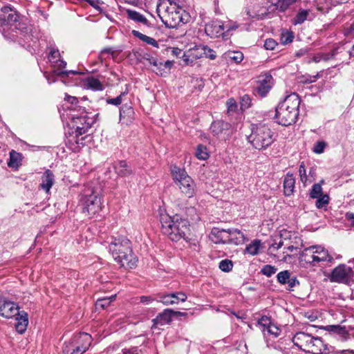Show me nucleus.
Wrapping results in <instances>:
<instances>
[{
  "instance_id": "obj_1",
  "label": "nucleus",
  "mask_w": 354,
  "mask_h": 354,
  "mask_svg": "<svg viewBox=\"0 0 354 354\" xmlns=\"http://www.w3.org/2000/svg\"><path fill=\"white\" fill-rule=\"evenodd\" d=\"M161 231L171 241L177 242L181 239H186L189 231V222L180 214L173 216L167 213L160 214Z\"/></svg>"
},
{
  "instance_id": "obj_2",
  "label": "nucleus",
  "mask_w": 354,
  "mask_h": 354,
  "mask_svg": "<svg viewBox=\"0 0 354 354\" xmlns=\"http://www.w3.org/2000/svg\"><path fill=\"white\" fill-rule=\"evenodd\" d=\"M110 252L121 267L127 269L136 268L138 259L133 254L130 241L126 237L114 238L109 245Z\"/></svg>"
},
{
  "instance_id": "obj_3",
  "label": "nucleus",
  "mask_w": 354,
  "mask_h": 354,
  "mask_svg": "<svg viewBox=\"0 0 354 354\" xmlns=\"http://www.w3.org/2000/svg\"><path fill=\"white\" fill-rule=\"evenodd\" d=\"M275 133L266 124H252L247 139L252 147L259 151L267 149L276 140Z\"/></svg>"
},
{
  "instance_id": "obj_4",
  "label": "nucleus",
  "mask_w": 354,
  "mask_h": 354,
  "mask_svg": "<svg viewBox=\"0 0 354 354\" xmlns=\"http://www.w3.org/2000/svg\"><path fill=\"white\" fill-rule=\"evenodd\" d=\"M171 172L173 180L180 192L188 198L193 197L196 194V185L187 171L173 165L171 167Z\"/></svg>"
},
{
  "instance_id": "obj_5",
  "label": "nucleus",
  "mask_w": 354,
  "mask_h": 354,
  "mask_svg": "<svg viewBox=\"0 0 354 354\" xmlns=\"http://www.w3.org/2000/svg\"><path fill=\"white\" fill-rule=\"evenodd\" d=\"M82 113L78 114L70 113L69 118L71 120L72 128L75 129L76 136L87 133L89 129L96 122L99 114L97 113L93 118L88 117L87 115H82Z\"/></svg>"
},
{
  "instance_id": "obj_6",
  "label": "nucleus",
  "mask_w": 354,
  "mask_h": 354,
  "mask_svg": "<svg viewBox=\"0 0 354 354\" xmlns=\"http://www.w3.org/2000/svg\"><path fill=\"white\" fill-rule=\"evenodd\" d=\"M354 266L351 267L345 264H339L335 268L328 278L331 282L348 284L354 280Z\"/></svg>"
},
{
  "instance_id": "obj_7",
  "label": "nucleus",
  "mask_w": 354,
  "mask_h": 354,
  "mask_svg": "<svg viewBox=\"0 0 354 354\" xmlns=\"http://www.w3.org/2000/svg\"><path fill=\"white\" fill-rule=\"evenodd\" d=\"M19 15L17 11L10 10L6 14V24L8 27V31L20 35L27 32V27L24 24L19 21Z\"/></svg>"
},
{
  "instance_id": "obj_8",
  "label": "nucleus",
  "mask_w": 354,
  "mask_h": 354,
  "mask_svg": "<svg viewBox=\"0 0 354 354\" xmlns=\"http://www.w3.org/2000/svg\"><path fill=\"white\" fill-rule=\"evenodd\" d=\"M83 212L89 215L95 214L101 209V201L93 190L90 194H85L83 198Z\"/></svg>"
},
{
  "instance_id": "obj_9",
  "label": "nucleus",
  "mask_w": 354,
  "mask_h": 354,
  "mask_svg": "<svg viewBox=\"0 0 354 354\" xmlns=\"http://www.w3.org/2000/svg\"><path fill=\"white\" fill-rule=\"evenodd\" d=\"M298 115L287 111L286 109L277 105L275 109V119L277 122L282 126H289L296 122Z\"/></svg>"
},
{
  "instance_id": "obj_10",
  "label": "nucleus",
  "mask_w": 354,
  "mask_h": 354,
  "mask_svg": "<svg viewBox=\"0 0 354 354\" xmlns=\"http://www.w3.org/2000/svg\"><path fill=\"white\" fill-rule=\"evenodd\" d=\"M92 340V337L88 333H80L73 337L71 346L75 347L76 351L84 353L88 349Z\"/></svg>"
},
{
  "instance_id": "obj_11",
  "label": "nucleus",
  "mask_w": 354,
  "mask_h": 354,
  "mask_svg": "<svg viewBox=\"0 0 354 354\" xmlns=\"http://www.w3.org/2000/svg\"><path fill=\"white\" fill-rule=\"evenodd\" d=\"M272 85V76L269 73H266L259 77L257 86L255 88V91L261 97H264L270 91Z\"/></svg>"
},
{
  "instance_id": "obj_12",
  "label": "nucleus",
  "mask_w": 354,
  "mask_h": 354,
  "mask_svg": "<svg viewBox=\"0 0 354 354\" xmlns=\"http://www.w3.org/2000/svg\"><path fill=\"white\" fill-rule=\"evenodd\" d=\"M18 314V306L4 297H0V316L10 319Z\"/></svg>"
},
{
  "instance_id": "obj_13",
  "label": "nucleus",
  "mask_w": 354,
  "mask_h": 354,
  "mask_svg": "<svg viewBox=\"0 0 354 354\" xmlns=\"http://www.w3.org/2000/svg\"><path fill=\"white\" fill-rule=\"evenodd\" d=\"M314 337L304 332L297 333L292 337L294 345L299 348L306 353H308L310 348L312 347L311 343Z\"/></svg>"
},
{
  "instance_id": "obj_14",
  "label": "nucleus",
  "mask_w": 354,
  "mask_h": 354,
  "mask_svg": "<svg viewBox=\"0 0 354 354\" xmlns=\"http://www.w3.org/2000/svg\"><path fill=\"white\" fill-rule=\"evenodd\" d=\"M225 26L219 21H213L205 25V32L211 38H216L223 36L226 38V32L224 31Z\"/></svg>"
},
{
  "instance_id": "obj_15",
  "label": "nucleus",
  "mask_w": 354,
  "mask_h": 354,
  "mask_svg": "<svg viewBox=\"0 0 354 354\" xmlns=\"http://www.w3.org/2000/svg\"><path fill=\"white\" fill-rule=\"evenodd\" d=\"M187 295L183 292H178L167 295H160L158 297L157 301L162 303L164 305H174L178 304L179 301H185Z\"/></svg>"
},
{
  "instance_id": "obj_16",
  "label": "nucleus",
  "mask_w": 354,
  "mask_h": 354,
  "mask_svg": "<svg viewBox=\"0 0 354 354\" xmlns=\"http://www.w3.org/2000/svg\"><path fill=\"white\" fill-rule=\"evenodd\" d=\"M227 229L213 227L209 234V239L216 244H229Z\"/></svg>"
},
{
  "instance_id": "obj_17",
  "label": "nucleus",
  "mask_w": 354,
  "mask_h": 354,
  "mask_svg": "<svg viewBox=\"0 0 354 354\" xmlns=\"http://www.w3.org/2000/svg\"><path fill=\"white\" fill-rule=\"evenodd\" d=\"M344 53V48L341 46H336L333 48L329 53H319L316 54L313 57V61L315 63H318L321 61L328 62L334 59L338 55Z\"/></svg>"
},
{
  "instance_id": "obj_18",
  "label": "nucleus",
  "mask_w": 354,
  "mask_h": 354,
  "mask_svg": "<svg viewBox=\"0 0 354 354\" xmlns=\"http://www.w3.org/2000/svg\"><path fill=\"white\" fill-rule=\"evenodd\" d=\"M10 10H11V8L9 6H5L1 8L3 14L0 15V31L6 39L15 41L18 39V35L8 31V27L6 24V14Z\"/></svg>"
},
{
  "instance_id": "obj_19",
  "label": "nucleus",
  "mask_w": 354,
  "mask_h": 354,
  "mask_svg": "<svg viewBox=\"0 0 354 354\" xmlns=\"http://www.w3.org/2000/svg\"><path fill=\"white\" fill-rule=\"evenodd\" d=\"M134 110L133 107L128 104H123L120 109V121L122 124L129 125L131 124L134 120Z\"/></svg>"
},
{
  "instance_id": "obj_20",
  "label": "nucleus",
  "mask_w": 354,
  "mask_h": 354,
  "mask_svg": "<svg viewBox=\"0 0 354 354\" xmlns=\"http://www.w3.org/2000/svg\"><path fill=\"white\" fill-rule=\"evenodd\" d=\"M232 128L230 123L223 120H215L210 126L211 133L214 136H219L223 133H227Z\"/></svg>"
},
{
  "instance_id": "obj_21",
  "label": "nucleus",
  "mask_w": 354,
  "mask_h": 354,
  "mask_svg": "<svg viewBox=\"0 0 354 354\" xmlns=\"http://www.w3.org/2000/svg\"><path fill=\"white\" fill-rule=\"evenodd\" d=\"M172 317L173 310L170 308L165 309L162 313H159L156 318L152 319V328H156L158 325L163 326L170 324Z\"/></svg>"
},
{
  "instance_id": "obj_22",
  "label": "nucleus",
  "mask_w": 354,
  "mask_h": 354,
  "mask_svg": "<svg viewBox=\"0 0 354 354\" xmlns=\"http://www.w3.org/2000/svg\"><path fill=\"white\" fill-rule=\"evenodd\" d=\"M113 169L118 176L120 177H129L133 174L130 165L126 160H119L113 165Z\"/></svg>"
},
{
  "instance_id": "obj_23",
  "label": "nucleus",
  "mask_w": 354,
  "mask_h": 354,
  "mask_svg": "<svg viewBox=\"0 0 354 354\" xmlns=\"http://www.w3.org/2000/svg\"><path fill=\"white\" fill-rule=\"evenodd\" d=\"M315 256V248L311 246L305 248L300 254L299 260L301 263L313 266H317V261Z\"/></svg>"
},
{
  "instance_id": "obj_24",
  "label": "nucleus",
  "mask_w": 354,
  "mask_h": 354,
  "mask_svg": "<svg viewBox=\"0 0 354 354\" xmlns=\"http://www.w3.org/2000/svg\"><path fill=\"white\" fill-rule=\"evenodd\" d=\"M64 100L66 101V103L63 106L66 110L71 112L85 113V108L79 105V100L76 97L66 94Z\"/></svg>"
},
{
  "instance_id": "obj_25",
  "label": "nucleus",
  "mask_w": 354,
  "mask_h": 354,
  "mask_svg": "<svg viewBox=\"0 0 354 354\" xmlns=\"http://www.w3.org/2000/svg\"><path fill=\"white\" fill-rule=\"evenodd\" d=\"M227 234L229 235V244L238 245L243 244L245 242V236L239 229L229 228L227 229Z\"/></svg>"
},
{
  "instance_id": "obj_26",
  "label": "nucleus",
  "mask_w": 354,
  "mask_h": 354,
  "mask_svg": "<svg viewBox=\"0 0 354 354\" xmlns=\"http://www.w3.org/2000/svg\"><path fill=\"white\" fill-rule=\"evenodd\" d=\"M311 345L312 347L310 348L308 353L313 354H328L329 353L327 346L324 344L323 340L319 337H314Z\"/></svg>"
},
{
  "instance_id": "obj_27",
  "label": "nucleus",
  "mask_w": 354,
  "mask_h": 354,
  "mask_svg": "<svg viewBox=\"0 0 354 354\" xmlns=\"http://www.w3.org/2000/svg\"><path fill=\"white\" fill-rule=\"evenodd\" d=\"M54 181L55 176L53 173L50 170L47 169L41 176V183L39 187L48 193L53 185Z\"/></svg>"
},
{
  "instance_id": "obj_28",
  "label": "nucleus",
  "mask_w": 354,
  "mask_h": 354,
  "mask_svg": "<svg viewBox=\"0 0 354 354\" xmlns=\"http://www.w3.org/2000/svg\"><path fill=\"white\" fill-rule=\"evenodd\" d=\"M315 260L317 261V265L322 262H332L333 260V257L329 255L328 250L321 246L315 245Z\"/></svg>"
},
{
  "instance_id": "obj_29",
  "label": "nucleus",
  "mask_w": 354,
  "mask_h": 354,
  "mask_svg": "<svg viewBox=\"0 0 354 354\" xmlns=\"http://www.w3.org/2000/svg\"><path fill=\"white\" fill-rule=\"evenodd\" d=\"M295 179L292 174L288 173L283 180V192L286 196H291L295 189Z\"/></svg>"
},
{
  "instance_id": "obj_30",
  "label": "nucleus",
  "mask_w": 354,
  "mask_h": 354,
  "mask_svg": "<svg viewBox=\"0 0 354 354\" xmlns=\"http://www.w3.org/2000/svg\"><path fill=\"white\" fill-rule=\"evenodd\" d=\"M300 102L301 100L299 96L296 93H292L286 96L285 100L278 105L281 107L288 105L289 106H292L293 109H299Z\"/></svg>"
},
{
  "instance_id": "obj_31",
  "label": "nucleus",
  "mask_w": 354,
  "mask_h": 354,
  "mask_svg": "<svg viewBox=\"0 0 354 354\" xmlns=\"http://www.w3.org/2000/svg\"><path fill=\"white\" fill-rule=\"evenodd\" d=\"M84 86L93 91H102L104 89V86L100 81L93 77L86 78L84 80Z\"/></svg>"
},
{
  "instance_id": "obj_32",
  "label": "nucleus",
  "mask_w": 354,
  "mask_h": 354,
  "mask_svg": "<svg viewBox=\"0 0 354 354\" xmlns=\"http://www.w3.org/2000/svg\"><path fill=\"white\" fill-rule=\"evenodd\" d=\"M22 160L21 153L12 150L10 152V158L8 162V166L11 168H17Z\"/></svg>"
},
{
  "instance_id": "obj_33",
  "label": "nucleus",
  "mask_w": 354,
  "mask_h": 354,
  "mask_svg": "<svg viewBox=\"0 0 354 354\" xmlns=\"http://www.w3.org/2000/svg\"><path fill=\"white\" fill-rule=\"evenodd\" d=\"M127 14L128 18H129L130 19H131L136 22L142 23V24L148 26L149 21L144 15H142L140 12H138L136 10H127Z\"/></svg>"
},
{
  "instance_id": "obj_34",
  "label": "nucleus",
  "mask_w": 354,
  "mask_h": 354,
  "mask_svg": "<svg viewBox=\"0 0 354 354\" xmlns=\"http://www.w3.org/2000/svg\"><path fill=\"white\" fill-rule=\"evenodd\" d=\"M131 33L134 37L138 38L139 39L147 43V44L151 45L156 48L159 47V44L155 39L150 37L149 36H147L136 30H133Z\"/></svg>"
},
{
  "instance_id": "obj_35",
  "label": "nucleus",
  "mask_w": 354,
  "mask_h": 354,
  "mask_svg": "<svg viewBox=\"0 0 354 354\" xmlns=\"http://www.w3.org/2000/svg\"><path fill=\"white\" fill-rule=\"evenodd\" d=\"M261 246V240L255 239L250 244L246 246L245 253L250 254L252 256L257 255L259 253Z\"/></svg>"
},
{
  "instance_id": "obj_36",
  "label": "nucleus",
  "mask_w": 354,
  "mask_h": 354,
  "mask_svg": "<svg viewBox=\"0 0 354 354\" xmlns=\"http://www.w3.org/2000/svg\"><path fill=\"white\" fill-rule=\"evenodd\" d=\"M144 58L149 62L150 65H152V66L156 67V71L155 72L157 75H160L161 76L163 75V72H162L163 63L162 62H158V60L156 58H155L149 55H147V57H144Z\"/></svg>"
},
{
  "instance_id": "obj_37",
  "label": "nucleus",
  "mask_w": 354,
  "mask_h": 354,
  "mask_svg": "<svg viewBox=\"0 0 354 354\" xmlns=\"http://www.w3.org/2000/svg\"><path fill=\"white\" fill-rule=\"evenodd\" d=\"M324 180H322L320 183H315L313 185L310 192V196L312 198H318L319 196L322 195V184L324 183Z\"/></svg>"
},
{
  "instance_id": "obj_38",
  "label": "nucleus",
  "mask_w": 354,
  "mask_h": 354,
  "mask_svg": "<svg viewBox=\"0 0 354 354\" xmlns=\"http://www.w3.org/2000/svg\"><path fill=\"white\" fill-rule=\"evenodd\" d=\"M308 16V10H300L298 13L296 15L295 18L292 19V23L295 25L301 24L306 19Z\"/></svg>"
},
{
  "instance_id": "obj_39",
  "label": "nucleus",
  "mask_w": 354,
  "mask_h": 354,
  "mask_svg": "<svg viewBox=\"0 0 354 354\" xmlns=\"http://www.w3.org/2000/svg\"><path fill=\"white\" fill-rule=\"evenodd\" d=\"M324 328L328 332H332L338 335H344L346 333V328L340 325H328L325 326Z\"/></svg>"
},
{
  "instance_id": "obj_40",
  "label": "nucleus",
  "mask_w": 354,
  "mask_h": 354,
  "mask_svg": "<svg viewBox=\"0 0 354 354\" xmlns=\"http://www.w3.org/2000/svg\"><path fill=\"white\" fill-rule=\"evenodd\" d=\"M196 156L200 160L207 159L209 157V154L207 151L206 147L199 145L196 149Z\"/></svg>"
},
{
  "instance_id": "obj_41",
  "label": "nucleus",
  "mask_w": 354,
  "mask_h": 354,
  "mask_svg": "<svg viewBox=\"0 0 354 354\" xmlns=\"http://www.w3.org/2000/svg\"><path fill=\"white\" fill-rule=\"evenodd\" d=\"M240 105H241V109L242 110H245V109H248V108H250L252 105V99H251L250 96L248 94L243 95L241 97Z\"/></svg>"
},
{
  "instance_id": "obj_42",
  "label": "nucleus",
  "mask_w": 354,
  "mask_h": 354,
  "mask_svg": "<svg viewBox=\"0 0 354 354\" xmlns=\"http://www.w3.org/2000/svg\"><path fill=\"white\" fill-rule=\"evenodd\" d=\"M218 268L223 272H227L232 270L233 268V263L231 260L223 259L220 261Z\"/></svg>"
},
{
  "instance_id": "obj_43",
  "label": "nucleus",
  "mask_w": 354,
  "mask_h": 354,
  "mask_svg": "<svg viewBox=\"0 0 354 354\" xmlns=\"http://www.w3.org/2000/svg\"><path fill=\"white\" fill-rule=\"evenodd\" d=\"M111 301V298L104 297L102 299H98L95 302V308L97 310H104L110 305Z\"/></svg>"
},
{
  "instance_id": "obj_44",
  "label": "nucleus",
  "mask_w": 354,
  "mask_h": 354,
  "mask_svg": "<svg viewBox=\"0 0 354 354\" xmlns=\"http://www.w3.org/2000/svg\"><path fill=\"white\" fill-rule=\"evenodd\" d=\"M290 277V273L288 270H283L277 274V278L279 283L281 284H286Z\"/></svg>"
},
{
  "instance_id": "obj_45",
  "label": "nucleus",
  "mask_w": 354,
  "mask_h": 354,
  "mask_svg": "<svg viewBox=\"0 0 354 354\" xmlns=\"http://www.w3.org/2000/svg\"><path fill=\"white\" fill-rule=\"evenodd\" d=\"M277 269L275 266L271 265H266L261 268V272L263 275L268 277H270L277 272Z\"/></svg>"
},
{
  "instance_id": "obj_46",
  "label": "nucleus",
  "mask_w": 354,
  "mask_h": 354,
  "mask_svg": "<svg viewBox=\"0 0 354 354\" xmlns=\"http://www.w3.org/2000/svg\"><path fill=\"white\" fill-rule=\"evenodd\" d=\"M228 57L235 63H240L243 59V54L240 51H233L228 53Z\"/></svg>"
},
{
  "instance_id": "obj_47",
  "label": "nucleus",
  "mask_w": 354,
  "mask_h": 354,
  "mask_svg": "<svg viewBox=\"0 0 354 354\" xmlns=\"http://www.w3.org/2000/svg\"><path fill=\"white\" fill-rule=\"evenodd\" d=\"M127 95L126 92H122L120 95L117 96L115 98H108L106 100V103L109 104H112L115 106H118L122 104V98L124 96Z\"/></svg>"
},
{
  "instance_id": "obj_48",
  "label": "nucleus",
  "mask_w": 354,
  "mask_h": 354,
  "mask_svg": "<svg viewBox=\"0 0 354 354\" xmlns=\"http://www.w3.org/2000/svg\"><path fill=\"white\" fill-rule=\"evenodd\" d=\"M28 324V319L26 317L23 319V322H17L15 324V328L17 331L20 334H23L26 330Z\"/></svg>"
},
{
  "instance_id": "obj_49",
  "label": "nucleus",
  "mask_w": 354,
  "mask_h": 354,
  "mask_svg": "<svg viewBox=\"0 0 354 354\" xmlns=\"http://www.w3.org/2000/svg\"><path fill=\"white\" fill-rule=\"evenodd\" d=\"M299 174L302 183H306L307 180H308V177L306 174V169L304 162H302L299 165Z\"/></svg>"
},
{
  "instance_id": "obj_50",
  "label": "nucleus",
  "mask_w": 354,
  "mask_h": 354,
  "mask_svg": "<svg viewBox=\"0 0 354 354\" xmlns=\"http://www.w3.org/2000/svg\"><path fill=\"white\" fill-rule=\"evenodd\" d=\"M297 1V0H278L279 3V11L284 12L290 5L293 4Z\"/></svg>"
},
{
  "instance_id": "obj_51",
  "label": "nucleus",
  "mask_w": 354,
  "mask_h": 354,
  "mask_svg": "<svg viewBox=\"0 0 354 354\" xmlns=\"http://www.w3.org/2000/svg\"><path fill=\"white\" fill-rule=\"evenodd\" d=\"M329 203V197L328 195H322L316 201V207L319 209L322 208Z\"/></svg>"
},
{
  "instance_id": "obj_52",
  "label": "nucleus",
  "mask_w": 354,
  "mask_h": 354,
  "mask_svg": "<svg viewBox=\"0 0 354 354\" xmlns=\"http://www.w3.org/2000/svg\"><path fill=\"white\" fill-rule=\"evenodd\" d=\"M57 58H60V53L59 50L57 48L50 47L48 55L50 62L53 63L55 60H57Z\"/></svg>"
},
{
  "instance_id": "obj_53",
  "label": "nucleus",
  "mask_w": 354,
  "mask_h": 354,
  "mask_svg": "<svg viewBox=\"0 0 354 354\" xmlns=\"http://www.w3.org/2000/svg\"><path fill=\"white\" fill-rule=\"evenodd\" d=\"M294 36L292 32H286L282 33L281 36V43L283 44H287L292 41Z\"/></svg>"
},
{
  "instance_id": "obj_54",
  "label": "nucleus",
  "mask_w": 354,
  "mask_h": 354,
  "mask_svg": "<svg viewBox=\"0 0 354 354\" xmlns=\"http://www.w3.org/2000/svg\"><path fill=\"white\" fill-rule=\"evenodd\" d=\"M326 146V143L324 141H319L315 145L313 151L315 153L320 154L324 152Z\"/></svg>"
},
{
  "instance_id": "obj_55",
  "label": "nucleus",
  "mask_w": 354,
  "mask_h": 354,
  "mask_svg": "<svg viewBox=\"0 0 354 354\" xmlns=\"http://www.w3.org/2000/svg\"><path fill=\"white\" fill-rule=\"evenodd\" d=\"M202 49L203 50L204 54L205 56L210 59H215L216 57V55L215 53V51L212 50V48H209L207 46H203Z\"/></svg>"
},
{
  "instance_id": "obj_56",
  "label": "nucleus",
  "mask_w": 354,
  "mask_h": 354,
  "mask_svg": "<svg viewBox=\"0 0 354 354\" xmlns=\"http://www.w3.org/2000/svg\"><path fill=\"white\" fill-rule=\"evenodd\" d=\"M258 324L261 326L263 328V330H265V328H267L271 325L270 319L268 317L263 315L259 319Z\"/></svg>"
},
{
  "instance_id": "obj_57",
  "label": "nucleus",
  "mask_w": 354,
  "mask_h": 354,
  "mask_svg": "<svg viewBox=\"0 0 354 354\" xmlns=\"http://www.w3.org/2000/svg\"><path fill=\"white\" fill-rule=\"evenodd\" d=\"M277 46V42L271 38L266 39L264 42V47L266 50H274L275 47Z\"/></svg>"
},
{
  "instance_id": "obj_58",
  "label": "nucleus",
  "mask_w": 354,
  "mask_h": 354,
  "mask_svg": "<svg viewBox=\"0 0 354 354\" xmlns=\"http://www.w3.org/2000/svg\"><path fill=\"white\" fill-rule=\"evenodd\" d=\"M228 112H234L236 110L237 104L233 98H230L227 102Z\"/></svg>"
},
{
  "instance_id": "obj_59",
  "label": "nucleus",
  "mask_w": 354,
  "mask_h": 354,
  "mask_svg": "<svg viewBox=\"0 0 354 354\" xmlns=\"http://www.w3.org/2000/svg\"><path fill=\"white\" fill-rule=\"evenodd\" d=\"M278 9L279 10V3L277 1V3L270 4L267 8V12H266L264 13L262 12L261 15H263V16L267 15L271 12H274L275 10H277Z\"/></svg>"
},
{
  "instance_id": "obj_60",
  "label": "nucleus",
  "mask_w": 354,
  "mask_h": 354,
  "mask_svg": "<svg viewBox=\"0 0 354 354\" xmlns=\"http://www.w3.org/2000/svg\"><path fill=\"white\" fill-rule=\"evenodd\" d=\"M63 351L66 354H75L78 353L79 352L75 351V347H73L71 346V342L69 343L68 345H66Z\"/></svg>"
},
{
  "instance_id": "obj_61",
  "label": "nucleus",
  "mask_w": 354,
  "mask_h": 354,
  "mask_svg": "<svg viewBox=\"0 0 354 354\" xmlns=\"http://www.w3.org/2000/svg\"><path fill=\"white\" fill-rule=\"evenodd\" d=\"M53 63L56 64V67L57 68V71H55L57 73L59 72V70L64 68L66 66V62L60 58L55 60Z\"/></svg>"
},
{
  "instance_id": "obj_62",
  "label": "nucleus",
  "mask_w": 354,
  "mask_h": 354,
  "mask_svg": "<svg viewBox=\"0 0 354 354\" xmlns=\"http://www.w3.org/2000/svg\"><path fill=\"white\" fill-rule=\"evenodd\" d=\"M155 299L152 296H142L140 298V301L142 304L148 305L153 301Z\"/></svg>"
},
{
  "instance_id": "obj_63",
  "label": "nucleus",
  "mask_w": 354,
  "mask_h": 354,
  "mask_svg": "<svg viewBox=\"0 0 354 354\" xmlns=\"http://www.w3.org/2000/svg\"><path fill=\"white\" fill-rule=\"evenodd\" d=\"M344 35L346 37L354 36V21L351 24V26L348 28L344 29Z\"/></svg>"
},
{
  "instance_id": "obj_64",
  "label": "nucleus",
  "mask_w": 354,
  "mask_h": 354,
  "mask_svg": "<svg viewBox=\"0 0 354 354\" xmlns=\"http://www.w3.org/2000/svg\"><path fill=\"white\" fill-rule=\"evenodd\" d=\"M287 284L288 285V287H289V289H292V288H294L295 286L297 285H299V281L297 279L296 277H291V276L290 277L288 281V283Z\"/></svg>"
}]
</instances>
